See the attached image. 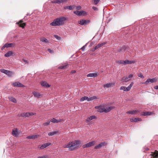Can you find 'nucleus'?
<instances>
[{
    "instance_id": "49",
    "label": "nucleus",
    "mask_w": 158,
    "mask_h": 158,
    "mask_svg": "<svg viewBox=\"0 0 158 158\" xmlns=\"http://www.w3.org/2000/svg\"><path fill=\"white\" fill-rule=\"evenodd\" d=\"M88 43H86V44H85V45H84V46H83V47L81 48V49H82V51H84L85 50V46H86L87 45V44H88Z\"/></svg>"
},
{
    "instance_id": "33",
    "label": "nucleus",
    "mask_w": 158,
    "mask_h": 158,
    "mask_svg": "<svg viewBox=\"0 0 158 158\" xmlns=\"http://www.w3.org/2000/svg\"><path fill=\"white\" fill-rule=\"evenodd\" d=\"M127 114H131L132 115L135 114V112L134 110H130L126 112Z\"/></svg>"
},
{
    "instance_id": "23",
    "label": "nucleus",
    "mask_w": 158,
    "mask_h": 158,
    "mask_svg": "<svg viewBox=\"0 0 158 158\" xmlns=\"http://www.w3.org/2000/svg\"><path fill=\"white\" fill-rule=\"evenodd\" d=\"M153 113L151 112H146L143 113L142 115L143 116H150L152 115Z\"/></svg>"
},
{
    "instance_id": "25",
    "label": "nucleus",
    "mask_w": 158,
    "mask_h": 158,
    "mask_svg": "<svg viewBox=\"0 0 158 158\" xmlns=\"http://www.w3.org/2000/svg\"><path fill=\"white\" fill-rule=\"evenodd\" d=\"M125 64H130L133 63H134L135 61L133 60H124Z\"/></svg>"
},
{
    "instance_id": "60",
    "label": "nucleus",
    "mask_w": 158,
    "mask_h": 158,
    "mask_svg": "<svg viewBox=\"0 0 158 158\" xmlns=\"http://www.w3.org/2000/svg\"><path fill=\"white\" fill-rule=\"evenodd\" d=\"M154 89H158V85H156L154 86Z\"/></svg>"
},
{
    "instance_id": "35",
    "label": "nucleus",
    "mask_w": 158,
    "mask_h": 158,
    "mask_svg": "<svg viewBox=\"0 0 158 158\" xmlns=\"http://www.w3.org/2000/svg\"><path fill=\"white\" fill-rule=\"evenodd\" d=\"M116 63H117L120 64H125L124 61V60H119L117 61H116Z\"/></svg>"
},
{
    "instance_id": "40",
    "label": "nucleus",
    "mask_w": 158,
    "mask_h": 158,
    "mask_svg": "<svg viewBox=\"0 0 158 158\" xmlns=\"http://www.w3.org/2000/svg\"><path fill=\"white\" fill-rule=\"evenodd\" d=\"M0 71L1 72L6 74L7 70L4 69H1Z\"/></svg>"
},
{
    "instance_id": "15",
    "label": "nucleus",
    "mask_w": 158,
    "mask_h": 158,
    "mask_svg": "<svg viewBox=\"0 0 158 158\" xmlns=\"http://www.w3.org/2000/svg\"><path fill=\"white\" fill-rule=\"evenodd\" d=\"M32 94L35 97H36L38 98L41 97L42 95L40 93L35 91H34L33 92Z\"/></svg>"
},
{
    "instance_id": "43",
    "label": "nucleus",
    "mask_w": 158,
    "mask_h": 158,
    "mask_svg": "<svg viewBox=\"0 0 158 158\" xmlns=\"http://www.w3.org/2000/svg\"><path fill=\"white\" fill-rule=\"evenodd\" d=\"M75 7V6L74 5L69 6V10H72L74 8V7Z\"/></svg>"
},
{
    "instance_id": "28",
    "label": "nucleus",
    "mask_w": 158,
    "mask_h": 158,
    "mask_svg": "<svg viewBox=\"0 0 158 158\" xmlns=\"http://www.w3.org/2000/svg\"><path fill=\"white\" fill-rule=\"evenodd\" d=\"M112 84L110 83H107L106 84H104L103 85L104 88H108L111 87Z\"/></svg>"
},
{
    "instance_id": "57",
    "label": "nucleus",
    "mask_w": 158,
    "mask_h": 158,
    "mask_svg": "<svg viewBox=\"0 0 158 158\" xmlns=\"http://www.w3.org/2000/svg\"><path fill=\"white\" fill-rule=\"evenodd\" d=\"M5 48H6V46H5V44L4 45V46L2 48L1 50H3Z\"/></svg>"
},
{
    "instance_id": "58",
    "label": "nucleus",
    "mask_w": 158,
    "mask_h": 158,
    "mask_svg": "<svg viewBox=\"0 0 158 158\" xmlns=\"http://www.w3.org/2000/svg\"><path fill=\"white\" fill-rule=\"evenodd\" d=\"M69 6H65L64 7V9H69Z\"/></svg>"
},
{
    "instance_id": "8",
    "label": "nucleus",
    "mask_w": 158,
    "mask_h": 158,
    "mask_svg": "<svg viewBox=\"0 0 158 158\" xmlns=\"http://www.w3.org/2000/svg\"><path fill=\"white\" fill-rule=\"evenodd\" d=\"M156 81V79L155 78L150 79L149 78L145 82L142 83L143 84L148 85L149 83H153L155 82Z\"/></svg>"
},
{
    "instance_id": "12",
    "label": "nucleus",
    "mask_w": 158,
    "mask_h": 158,
    "mask_svg": "<svg viewBox=\"0 0 158 158\" xmlns=\"http://www.w3.org/2000/svg\"><path fill=\"white\" fill-rule=\"evenodd\" d=\"M12 85L14 87H24V85L19 82L13 83Z\"/></svg>"
},
{
    "instance_id": "63",
    "label": "nucleus",
    "mask_w": 158,
    "mask_h": 158,
    "mask_svg": "<svg viewBox=\"0 0 158 158\" xmlns=\"http://www.w3.org/2000/svg\"><path fill=\"white\" fill-rule=\"evenodd\" d=\"M76 72V71L75 70H72V71H71V73H75Z\"/></svg>"
},
{
    "instance_id": "42",
    "label": "nucleus",
    "mask_w": 158,
    "mask_h": 158,
    "mask_svg": "<svg viewBox=\"0 0 158 158\" xmlns=\"http://www.w3.org/2000/svg\"><path fill=\"white\" fill-rule=\"evenodd\" d=\"M59 0H54V1H52V3H57L58 4H59Z\"/></svg>"
},
{
    "instance_id": "5",
    "label": "nucleus",
    "mask_w": 158,
    "mask_h": 158,
    "mask_svg": "<svg viewBox=\"0 0 158 158\" xmlns=\"http://www.w3.org/2000/svg\"><path fill=\"white\" fill-rule=\"evenodd\" d=\"M134 83L133 82H132L130 85L127 87H126L124 86H122L120 88V90H123L125 91H128L130 90L131 87L132 86Z\"/></svg>"
},
{
    "instance_id": "4",
    "label": "nucleus",
    "mask_w": 158,
    "mask_h": 158,
    "mask_svg": "<svg viewBox=\"0 0 158 158\" xmlns=\"http://www.w3.org/2000/svg\"><path fill=\"white\" fill-rule=\"evenodd\" d=\"M12 134L13 136L18 137L19 135L21 134V132L17 128H15L12 130Z\"/></svg>"
},
{
    "instance_id": "2",
    "label": "nucleus",
    "mask_w": 158,
    "mask_h": 158,
    "mask_svg": "<svg viewBox=\"0 0 158 158\" xmlns=\"http://www.w3.org/2000/svg\"><path fill=\"white\" fill-rule=\"evenodd\" d=\"M81 142L80 140H75L74 141L69 142L64 146V148H69V151H73L75 150L81 143Z\"/></svg>"
},
{
    "instance_id": "54",
    "label": "nucleus",
    "mask_w": 158,
    "mask_h": 158,
    "mask_svg": "<svg viewBox=\"0 0 158 158\" xmlns=\"http://www.w3.org/2000/svg\"><path fill=\"white\" fill-rule=\"evenodd\" d=\"M92 8L94 10H98V8L97 7L94 6H93L92 7Z\"/></svg>"
},
{
    "instance_id": "21",
    "label": "nucleus",
    "mask_w": 158,
    "mask_h": 158,
    "mask_svg": "<svg viewBox=\"0 0 158 158\" xmlns=\"http://www.w3.org/2000/svg\"><path fill=\"white\" fill-rule=\"evenodd\" d=\"M23 21L21 20L19 22L17 23L19 26L20 27H22L23 28L26 25L25 23H23L22 22Z\"/></svg>"
},
{
    "instance_id": "41",
    "label": "nucleus",
    "mask_w": 158,
    "mask_h": 158,
    "mask_svg": "<svg viewBox=\"0 0 158 158\" xmlns=\"http://www.w3.org/2000/svg\"><path fill=\"white\" fill-rule=\"evenodd\" d=\"M54 36L56 39L58 40H60L61 39V38L57 35H55Z\"/></svg>"
},
{
    "instance_id": "31",
    "label": "nucleus",
    "mask_w": 158,
    "mask_h": 158,
    "mask_svg": "<svg viewBox=\"0 0 158 158\" xmlns=\"http://www.w3.org/2000/svg\"><path fill=\"white\" fill-rule=\"evenodd\" d=\"M57 132V131H53L51 132H50L48 133V135L49 136H53L54 135L56 134Z\"/></svg>"
},
{
    "instance_id": "13",
    "label": "nucleus",
    "mask_w": 158,
    "mask_h": 158,
    "mask_svg": "<svg viewBox=\"0 0 158 158\" xmlns=\"http://www.w3.org/2000/svg\"><path fill=\"white\" fill-rule=\"evenodd\" d=\"M40 135H35L27 136L26 137V138L27 139H34L37 138Z\"/></svg>"
},
{
    "instance_id": "24",
    "label": "nucleus",
    "mask_w": 158,
    "mask_h": 158,
    "mask_svg": "<svg viewBox=\"0 0 158 158\" xmlns=\"http://www.w3.org/2000/svg\"><path fill=\"white\" fill-rule=\"evenodd\" d=\"M8 98L10 101L16 103L17 102L16 99L12 97H8Z\"/></svg>"
},
{
    "instance_id": "64",
    "label": "nucleus",
    "mask_w": 158,
    "mask_h": 158,
    "mask_svg": "<svg viewBox=\"0 0 158 158\" xmlns=\"http://www.w3.org/2000/svg\"><path fill=\"white\" fill-rule=\"evenodd\" d=\"M149 150V148H146V151H148V150Z\"/></svg>"
},
{
    "instance_id": "9",
    "label": "nucleus",
    "mask_w": 158,
    "mask_h": 158,
    "mask_svg": "<svg viewBox=\"0 0 158 158\" xmlns=\"http://www.w3.org/2000/svg\"><path fill=\"white\" fill-rule=\"evenodd\" d=\"M95 142H96L95 141H93L91 142H89L88 143L84 145L83 146V148H89L92 146L94 145Z\"/></svg>"
},
{
    "instance_id": "51",
    "label": "nucleus",
    "mask_w": 158,
    "mask_h": 158,
    "mask_svg": "<svg viewBox=\"0 0 158 158\" xmlns=\"http://www.w3.org/2000/svg\"><path fill=\"white\" fill-rule=\"evenodd\" d=\"M20 116L24 117H25V113H23L20 114Z\"/></svg>"
},
{
    "instance_id": "50",
    "label": "nucleus",
    "mask_w": 158,
    "mask_h": 158,
    "mask_svg": "<svg viewBox=\"0 0 158 158\" xmlns=\"http://www.w3.org/2000/svg\"><path fill=\"white\" fill-rule=\"evenodd\" d=\"M138 77H141L142 78H144V76H143V75L141 74V73H140L139 74V75H138Z\"/></svg>"
},
{
    "instance_id": "11",
    "label": "nucleus",
    "mask_w": 158,
    "mask_h": 158,
    "mask_svg": "<svg viewBox=\"0 0 158 158\" xmlns=\"http://www.w3.org/2000/svg\"><path fill=\"white\" fill-rule=\"evenodd\" d=\"M128 48L127 46L126 45L123 47L122 48L118 49V52H121L122 53L124 52L128 51Z\"/></svg>"
},
{
    "instance_id": "39",
    "label": "nucleus",
    "mask_w": 158,
    "mask_h": 158,
    "mask_svg": "<svg viewBox=\"0 0 158 158\" xmlns=\"http://www.w3.org/2000/svg\"><path fill=\"white\" fill-rule=\"evenodd\" d=\"M68 0H59V4H60V3H64L66 2H67Z\"/></svg>"
},
{
    "instance_id": "48",
    "label": "nucleus",
    "mask_w": 158,
    "mask_h": 158,
    "mask_svg": "<svg viewBox=\"0 0 158 158\" xmlns=\"http://www.w3.org/2000/svg\"><path fill=\"white\" fill-rule=\"evenodd\" d=\"M134 111H135V114L140 112L141 111L140 110H134Z\"/></svg>"
},
{
    "instance_id": "61",
    "label": "nucleus",
    "mask_w": 158,
    "mask_h": 158,
    "mask_svg": "<svg viewBox=\"0 0 158 158\" xmlns=\"http://www.w3.org/2000/svg\"><path fill=\"white\" fill-rule=\"evenodd\" d=\"M96 50V49H95V47L94 48H92L91 50V51L92 52H94Z\"/></svg>"
},
{
    "instance_id": "6",
    "label": "nucleus",
    "mask_w": 158,
    "mask_h": 158,
    "mask_svg": "<svg viewBox=\"0 0 158 158\" xmlns=\"http://www.w3.org/2000/svg\"><path fill=\"white\" fill-rule=\"evenodd\" d=\"M74 13L76 14V15L78 16H81L82 15H85L87 13L86 12L83 10L78 11L77 10L74 11L73 12Z\"/></svg>"
},
{
    "instance_id": "53",
    "label": "nucleus",
    "mask_w": 158,
    "mask_h": 158,
    "mask_svg": "<svg viewBox=\"0 0 158 158\" xmlns=\"http://www.w3.org/2000/svg\"><path fill=\"white\" fill-rule=\"evenodd\" d=\"M48 50L49 53H52L53 52V51L50 49H48Z\"/></svg>"
},
{
    "instance_id": "55",
    "label": "nucleus",
    "mask_w": 158,
    "mask_h": 158,
    "mask_svg": "<svg viewBox=\"0 0 158 158\" xmlns=\"http://www.w3.org/2000/svg\"><path fill=\"white\" fill-rule=\"evenodd\" d=\"M23 60L25 63H27V64L28 63V61L27 60H25L24 59H23Z\"/></svg>"
},
{
    "instance_id": "26",
    "label": "nucleus",
    "mask_w": 158,
    "mask_h": 158,
    "mask_svg": "<svg viewBox=\"0 0 158 158\" xmlns=\"http://www.w3.org/2000/svg\"><path fill=\"white\" fill-rule=\"evenodd\" d=\"M130 80V79H129L127 77H123L121 81L123 82H127Z\"/></svg>"
},
{
    "instance_id": "3",
    "label": "nucleus",
    "mask_w": 158,
    "mask_h": 158,
    "mask_svg": "<svg viewBox=\"0 0 158 158\" xmlns=\"http://www.w3.org/2000/svg\"><path fill=\"white\" fill-rule=\"evenodd\" d=\"M100 106H96L95 107V108L96 109H98V112H105V113L108 112L110 111L111 110L114 108V107L112 106H110L108 107H106V108H100Z\"/></svg>"
},
{
    "instance_id": "10",
    "label": "nucleus",
    "mask_w": 158,
    "mask_h": 158,
    "mask_svg": "<svg viewBox=\"0 0 158 158\" xmlns=\"http://www.w3.org/2000/svg\"><path fill=\"white\" fill-rule=\"evenodd\" d=\"M106 144V143L105 142L100 143L99 144L95 146L94 147L95 149H99L102 148L103 146L105 145Z\"/></svg>"
},
{
    "instance_id": "19",
    "label": "nucleus",
    "mask_w": 158,
    "mask_h": 158,
    "mask_svg": "<svg viewBox=\"0 0 158 158\" xmlns=\"http://www.w3.org/2000/svg\"><path fill=\"white\" fill-rule=\"evenodd\" d=\"M14 54V53L12 51H10L6 53L4 56L6 57H8Z\"/></svg>"
},
{
    "instance_id": "20",
    "label": "nucleus",
    "mask_w": 158,
    "mask_h": 158,
    "mask_svg": "<svg viewBox=\"0 0 158 158\" xmlns=\"http://www.w3.org/2000/svg\"><path fill=\"white\" fill-rule=\"evenodd\" d=\"M96 118V117L94 115H92L89 117H88L86 119V121L89 122L91 120L94 119Z\"/></svg>"
},
{
    "instance_id": "38",
    "label": "nucleus",
    "mask_w": 158,
    "mask_h": 158,
    "mask_svg": "<svg viewBox=\"0 0 158 158\" xmlns=\"http://www.w3.org/2000/svg\"><path fill=\"white\" fill-rule=\"evenodd\" d=\"M88 98V97L87 96H84L81 98L80 99V101H84L85 100H87Z\"/></svg>"
},
{
    "instance_id": "1",
    "label": "nucleus",
    "mask_w": 158,
    "mask_h": 158,
    "mask_svg": "<svg viewBox=\"0 0 158 158\" xmlns=\"http://www.w3.org/2000/svg\"><path fill=\"white\" fill-rule=\"evenodd\" d=\"M67 19V17H62L57 18L51 23L50 25L53 26H62L64 24Z\"/></svg>"
},
{
    "instance_id": "16",
    "label": "nucleus",
    "mask_w": 158,
    "mask_h": 158,
    "mask_svg": "<svg viewBox=\"0 0 158 158\" xmlns=\"http://www.w3.org/2000/svg\"><path fill=\"white\" fill-rule=\"evenodd\" d=\"M151 155L152 158H158V152L155 151V152L152 153Z\"/></svg>"
},
{
    "instance_id": "37",
    "label": "nucleus",
    "mask_w": 158,
    "mask_h": 158,
    "mask_svg": "<svg viewBox=\"0 0 158 158\" xmlns=\"http://www.w3.org/2000/svg\"><path fill=\"white\" fill-rule=\"evenodd\" d=\"M51 143H44L43 144V145H44V148H45L46 147H47L50 146V145H51Z\"/></svg>"
},
{
    "instance_id": "7",
    "label": "nucleus",
    "mask_w": 158,
    "mask_h": 158,
    "mask_svg": "<svg viewBox=\"0 0 158 158\" xmlns=\"http://www.w3.org/2000/svg\"><path fill=\"white\" fill-rule=\"evenodd\" d=\"M89 20L81 19L78 21V24L81 25H86L90 22Z\"/></svg>"
},
{
    "instance_id": "62",
    "label": "nucleus",
    "mask_w": 158,
    "mask_h": 158,
    "mask_svg": "<svg viewBox=\"0 0 158 158\" xmlns=\"http://www.w3.org/2000/svg\"><path fill=\"white\" fill-rule=\"evenodd\" d=\"M30 116H32L34 114L33 113H30Z\"/></svg>"
},
{
    "instance_id": "17",
    "label": "nucleus",
    "mask_w": 158,
    "mask_h": 158,
    "mask_svg": "<svg viewBox=\"0 0 158 158\" xmlns=\"http://www.w3.org/2000/svg\"><path fill=\"white\" fill-rule=\"evenodd\" d=\"M130 120L131 122H137L138 121H140L142 120L141 118H131Z\"/></svg>"
},
{
    "instance_id": "34",
    "label": "nucleus",
    "mask_w": 158,
    "mask_h": 158,
    "mask_svg": "<svg viewBox=\"0 0 158 158\" xmlns=\"http://www.w3.org/2000/svg\"><path fill=\"white\" fill-rule=\"evenodd\" d=\"M51 121L53 123H58L60 121L56 119L55 118H53L51 120Z\"/></svg>"
},
{
    "instance_id": "32",
    "label": "nucleus",
    "mask_w": 158,
    "mask_h": 158,
    "mask_svg": "<svg viewBox=\"0 0 158 158\" xmlns=\"http://www.w3.org/2000/svg\"><path fill=\"white\" fill-rule=\"evenodd\" d=\"M14 74V72L10 71L9 70H7L6 75H7L9 76H11Z\"/></svg>"
},
{
    "instance_id": "29",
    "label": "nucleus",
    "mask_w": 158,
    "mask_h": 158,
    "mask_svg": "<svg viewBox=\"0 0 158 158\" xmlns=\"http://www.w3.org/2000/svg\"><path fill=\"white\" fill-rule=\"evenodd\" d=\"M40 40L41 41L45 43H47L48 42V40L44 37L41 38Z\"/></svg>"
},
{
    "instance_id": "52",
    "label": "nucleus",
    "mask_w": 158,
    "mask_h": 158,
    "mask_svg": "<svg viewBox=\"0 0 158 158\" xmlns=\"http://www.w3.org/2000/svg\"><path fill=\"white\" fill-rule=\"evenodd\" d=\"M81 6H76V9L77 10H80L81 9Z\"/></svg>"
},
{
    "instance_id": "45",
    "label": "nucleus",
    "mask_w": 158,
    "mask_h": 158,
    "mask_svg": "<svg viewBox=\"0 0 158 158\" xmlns=\"http://www.w3.org/2000/svg\"><path fill=\"white\" fill-rule=\"evenodd\" d=\"M100 0H94V3L95 5L97 4L99 2Z\"/></svg>"
},
{
    "instance_id": "30",
    "label": "nucleus",
    "mask_w": 158,
    "mask_h": 158,
    "mask_svg": "<svg viewBox=\"0 0 158 158\" xmlns=\"http://www.w3.org/2000/svg\"><path fill=\"white\" fill-rule=\"evenodd\" d=\"M97 99V97L96 96H93L90 98L88 97V98L87 100L88 101H90L93 100L95 99Z\"/></svg>"
},
{
    "instance_id": "27",
    "label": "nucleus",
    "mask_w": 158,
    "mask_h": 158,
    "mask_svg": "<svg viewBox=\"0 0 158 158\" xmlns=\"http://www.w3.org/2000/svg\"><path fill=\"white\" fill-rule=\"evenodd\" d=\"M14 45H15V44L13 43H6L5 44V46H6V48L12 47L14 46Z\"/></svg>"
},
{
    "instance_id": "59",
    "label": "nucleus",
    "mask_w": 158,
    "mask_h": 158,
    "mask_svg": "<svg viewBox=\"0 0 158 158\" xmlns=\"http://www.w3.org/2000/svg\"><path fill=\"white\" fill-rule=\"evenodd\" d=\"M40 148L41 149H43L44 148H44V145L43 144L40 147Z\"/></svg>"
},
{
    "instance_id": "44",
    "label": "nucleus",
    "mask_w": 158,
    "mask_h": 158,
    "mask_svg": "<svg viewBox=\"0 0 158 158\" xmlns=\"http://www.w3.org/2000/svg\"><path fill=\"white\" fill-rule=\"evenodd\" d=\"M38 158H48V156L46 155H43L42 156L38 157Z\"/></svg>"
},
{
    "instance_id": "18",
    "label": "nucleus",
    "mask_w": 158,
    "mask_h": 158,
    "mask_svg": "<svg viewBox=\"0 0 158 158\" xmlns=\"http://www.w3.org/2000/svg\"><path fill=\"white\" fill-rule=\"evenodd\" d=\"M106 44V42H104L101 43H100L97 45L96 46H95V49L96 50L102 47V46Z\"/></svg>"
},
{
    "instance_id": "22",
    "label": "nucleus",
    "mask_w": 158,
    "mask_h": 158,
    "mask_svg": "<svg viewBox=\"0 0 158 158\" xmlns=\"http://www.w3.org/2000/svg\"><path fill=\"white\" fill-rule=\"evenodd\" d=\"M41 85L42 86L45 87H49L50 86V85L46 81H43L41 82Z\"/></svg>"
},
{
    "instance_id": "56",
    "label": "nucleus",
    "mask_w": 158,
    "mask_h": 158,
    "mask_svg": "<svg viewBox=\"0 0 158 158\" xmlns=\"http://www.w3.org/2000/svg\"><path fill=\"white\" fill-rule=\"evenodd\" d=\"M133 76L132 74H130V75H129L128 77H127L129 79L133 77Z\"/></svg>"
},
{
    "instance_id": "46",
    "label": "nucleus",
    "mask_w": 158,
    "mask_h": 158,
    "mask_svg": "<svg viewBox=\"0 0 158 158\" xmlns=\"http://www.w3.org/2000/svg\"><path fill=\"white\" fill-rule=\"evenodd\" d=\"M50 123V121H48L47 122L45 123L44 124L45 126H47Z\"/></svg>"
},
{
    "instance_id": "47",
    "label": "nucleus",
    "mask_w": 158,
    "mask_h": 158,
    "mask_svg": "<svg viewBox=\"0 0 158 158\" xmlns=\"http://www.w3.org/2000/svg\"><path fill=\"white\" fill-rule=\"evenodd\" d=\"M25 117H29L30 116V113L27 112L25 113Z\"/></svg>"
},
{
    "instance_id": "14",
    "label": "nucleus",
    "mask_w": 158,
    "mask_h": 158,
    "mask_svg": "<svg viewBox=\"0 0 158 158\" xmlns=\"http://www.w3.org/2000/svg\"><path fill=\"white\" fill-rule=\"evenodd\" d=\"M98 74L97 73H90L88 74L87 75V76L88 77H97V76H98Z\"/></svg>"
},
{
    "instance_id": "36",
    "label": "nucleus",
    "mask_w": 158,
    "mask_h": 158,
    "mask_svg": "<svg viewBox=\"0 0 158 158\" xmlns=\"http://www.w3.org/2000/svg\"><path fill=\"white\" fill-rule=\"evenodd\" d=\"M67 65H68L65 64L64 65L59 67H58V68L60 69H65V68H66V67L67 66Z\"/></svg>"
}]
</instances>
